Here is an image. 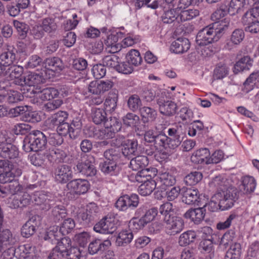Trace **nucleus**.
<instances>
[{"label": "nucleus", "instance_id": "nucleus-21", "mask_svg": "<svg viewBox=\"0 0 259 259\" xmlns=\"http://www.w3.org/2000/svg\"><path fill=\"white\" fill-rule=\"evenodd\" d=\"M18 148L10 143L0 144V157L4 159H13L19 155Z\"/></svg>", "mask_w": 259, "mask_h": 259}, {"label": "nucleus", "instance_id": "nucleus-35", "mask_svg": "<svg viewBox=\"0 0 259 259\" xmlns=\"http://www.w3.org/2000/svg\"><path fill=\"white\" fill-rule=\"evenodd\" d=\"M244 36V32L242 29H236L230 36V41L228 42L225 45L226 49L231 50L233 46L239 45L243 40Z\"/></svg>", "mask_w": 259, "mask_h": 259}, {"label": "nucleus", "instance_id": "nucleus-51", "mask_svg": "<svg viewBox=\"0 0 259 259\" xmlns=\"http://www.w3.org/2000/svg\"><path fill=\"white\" fill-rule=\"evenodd\" d=\"M242 186L244 193H250L254 191L255 188V180L252 177L245 176L242 179Z\"/></svg>", "mask_w": 259, "mask_h": 259}, {"label": "nucleus", "instance_id": "nucleus-4", "mask_svg": "<svg viewBox=\"0 0 259 259\" xmlns=\"http://www.w3.org/2000/svg\"><path fill=\"white\" fill-rule=\"evenodd\" d=\"M22 169L14 165L8 160H0V183L11 182L15 178L20 176Z\"/></svg>", "mask_w": 259, "mask_h": 259}, {"label": "nucleus", "instance_id": "nucleus-8", "mask_svg": "<svg viewBox=\"0 0 259 259\" xmlns=\"http://www.w3.org/2000/svg\"><path fill=\"white\" fill-rule=\"evenodd\" d=\"M158 213V209L156 207H152L148 209L141 218L134 217L130 221V227L133 229L141 230L144 228L146 225L153 221Z\"/></svg>", "mask_w": 259, "mask_h": 259}, {"label": "nucleus", "instance_id": "nucleus-36", "mask_svg": "<svg viewBox=\"0 0 259 259\" xmlns=\"http://www.w3.org/2000/svg\"><path fill=\"white\" fill-rule=\"evenodd\" d=\"M139 111L142 121L144 123L154 121L157 117L156 111L151 107L144 106L140 108Z\"/></svg>", "mask_w": 259, "mask_h": 259}, {"label": "nucleus", "instance_id": "nucleus-28", "mask_svg": "<svg viewBox=\"0 0 259 259\" xmlns=\"http://www.w3.org/2000/svg\"><path fill=\"white\" fill-rule=\"evenodd\" d=\"M210 156L209 150L207 148H202L195 151L191 157V161L195 164H208V159Z\"/></svg>", "mask_w": 259, "mask_h": 259}, {"label": "nucleus", "instance_id": "nucleus-25", "mask_svg": "<svg viewBox=\"0 0 259 259\" xmlns=\"http://www.w3.org/2000/svg\"><path fill=\"white\" fill-rule=\"evenodd\" d=\"M17 50L13 46H8L7 49L0 55L1 63L4 66H10L16 62Z\"/></svg>", "mask_w": 259, "mask_h": 259}, {"label": "nucleus", "instance_id": "nucleus-48", "mask_svg": "<svg viewBox=\"0 0 259 259\" xmlns=\"http://www.w3.org/2000/svg\"><path fill=\"white\" fill-rule=\"evenodd\" d=\"M41 24L46 33H54L57 29L58 25L55 18L47 17L41 20Z\"/></svg>", "mask_w": 259, "mask_h": 259}, {"label": "nucleus", "instance_id": "nucleus-15", "mask_svg": "<svg viewBox=\"0 0 259 259\" xmlns=\"http://www.w3.org/2000/svg\"><path fill=\"white\" fill-rule=\"evenodd\" d=\"M32 201L31 196L27 192L20 193L10 198L8 204L12 208H22L30 204Z\"/></svg>", "mask_w": 259, "mask_h": 259}, {"label": "nucleus", "instance_id": "nucleus-62", "mask_svg": "<svg viewBox=\"0 0 259 259\" xmlns=\"http://www.w3.org/2000/svg\"><path fill=\"white\" fill-rule=\"evenodd\" d=\"M59 227H50L47 231L41 235V238L45 241L52 242L54 239L58 240L59 236L58 229Z\"/></svg>", "mask_w": 259, "mask_h": 259}, {"label": "nucleus", "instance_id": "nucleus-7", "mask_svg": "<svg viewBox=\"0 0 259 259\" xmlns=\"http://www.w3.org/2000/svg\"><path fill=\"white\" fill-rule=\"evenodd\" d=\"M95 163V158L93 155H85L76 164L77 171L87 177L94 176L97 172Z\"/></svg>", "mask_w": 259, "mask_h": 259}, {"label": "nucleus", "instance_id": "nucleus-49", "mask_svg": "<svg viewBox=\"0 0 259 259\" xmlns=\"http://www.w3.org/2000/svg\"><path fill=\"white\" fill-rule=\"evenodd\" d=\"M68 116V114L67 112L59 111L52 115L51 117L48 119V121L54 126H57L59 124L66 122Z\"/></svg>", "mask_w": 259, "mask_h": 259}, {"label": "nucleus", "instance_id": "nucleus-14", "mask_svg": "<svg viewBox=\"0 0 259 259\" xmlns=\"http://www.w3.org/2000/svg\"><path fill=\"white\" fill-rule=\"evenodd\" d=\"M66 187L70 194L79 195L86 193L90 188V185L87 180L78 179L70 181Z\"/></svg>", "mask_w": 259, "mask_h": 259}, {"label": "nucleus", "instance_id": "nucleus-3", "mask_svg": "<svg viewBox=\"0 0 259 259\" xmlns=\"http://www.w3.org/2000/svg\"><path fill=\"white\" fill-rule=\"evenodd\" d=\"M144 140L147 143H153L154 148L156 150H163L170 149L168 137L162 132L149 130L145 133Z\"/></svg>", "mask_w": 259, "mask_h": 259}, {"label": "nucleus", "instance_id": "nucleus-6", "mask_svg": "<svg viewBox=\"0 0 259 259\" xmlns=\"http://www.w3.org/2000/svg\"><path fill=\"white\" fill-rule=\"evenodd\" d=\"M156 102L161 114L171 117L176 114L178 109L177 104L171 100H168L165 93H162L160 95H158L156 96Z\"/></svg>", "mask_w": 259, "mask_h": 259}, {"label": "nucleus", "instance_id": "nucleus-57", "mask_svg": "<svg viewBox=\"0 0 259 259\" xmlns=\"http://www.w3.org/2000/svg\"><path fill=\"white\" fill-rule=\"evenodd\" d=\"M71 248V240L68 237H64L61 239L60 241L57 243V245L54 249L58 250L59 251L64 253L67 255H69V250Z\"/></svg>", "mask_w": 259, "mask_h": 259}, {"label": "nucleus", "instance_id": "nucleus-56", "mask_svg": "<svg viewBox=\"0 0 259 259\" xmlns=\"http://www.w3.org/2000/svg\"><path fill=\"white\" fill-rule=\"evenodd\" d=\"M237 237L235 229H231L226 232L221 238L220 244L227 247L234 241Z\"/></svg>", "mask_w": 259, "mask_h": 259}, {"label": "nucleus", "instance_id": "nucleus-54", "mask_svg": "<svg viewBox=\"0 0 259 259\" xmlns=\"http://www.w3.org/2000/svg\"><path fill=\"white\" fill-rule=\"evenodd\" d=\"M226 179L221 176L215 177L210 183V186L217 189V192L226 191L227 190L231 187L227 188Z\"/></svg>", "mask_w": 259, "mask_h": 259}, {"label": "nucleus", "instance_id": "nucleus-30", "mask_svg": "<svg viewBox=\"0 0 259 259\" xmlns=\"http://www.w3.org/2000/svg\"><path fill=\"white\" fill-rule=\"evenodd\" d=\"M205 210L203 207H198L189 209L184 214L186 219H190L195 224L199 223L202 221L205 216Z\"/></svg>", "mask_w": 259, "mask_h": 259}, {"label": "nucleus", "instance_id": "nucleus-50", "mask_svg": "<svg viewBox=\"0 0 259 259\" xmlns=\"http://www.w3.org/2000/svg\"><path fill=\"white\" fill-rule=\"evenodd\" d=\"M103 155L105 160L117 163L120 158L121 153L117 149L110 148L104 151Z\"/></svg>", "mask_w": 259, "mask_h": 259}, {"label": "nucleus", "instance_id": "nucleus-47", "mask_svg": "<svg viewBox=\"0 0 259 259\" xmlns=\"http://www.w3.org/2000/svg\"><path fill=\"white\" fill-rule=\"evenodd\" d=\"M105 110L101 108H95L92 110V118L93 121L96 124H104L107 119Z\"/></svg>", "mask_w": 259, "mask_h": 259}, {"label": "nucleus", "instance_id": "nucleus-64", "mask_svg": "<svg viewBox=\"0 0 259 259\" xmlns=\"http://www.w3.org/2000/svg\"><path fill=\"white\" fill-rule=\"evenodd\" d=\"M246 0H231L228 8V12L232 15L238 13L244 7Z\"/></svg>", "mask_w": 259, "mask_h": 259}, {"label": "nucleus", "instance_id": "nucleus-53", "mask_svg": "<svg viewBox=\"0 0 259 259\" xmlns=\"http://www.w3.org/2000/svg\"><path fill=\"white\" fill-rule=\"evenodd\" d=\"M13 25L17 30L18 37L20 39H24L27 35L29 26L24 22L14 20L13 22Z\"/></svg>", "mask_w": 259, "mask_h": 259}, {"label": "nucleus", "instance_id": "nucleus-41", "mask_svg": "<svg viewBox=\"0 0 259 259\" xmlns=\"http://www.w3.org/2000/svg\"><path fill=\"white\" fill-rule=\"evenodd\" d=\"M149 163V160L147 156L144 155H136L132 158L130 162V167L134 170H138L145 168Z\"/></svg>", "mask_w": 259, "mask_h": 259}, {"label": "nucleus", "instance_id": "nucleus-42", "mask_svg": "<svg viewBox=\"0 0 259 259\" xmlns=\"http://www.w3.org/2000/svg\"><path fill=\"white\" fill-rule=\"evenodd\" d=\"M133 234L130 230H122L116 238V244L118 246H124L130 243L133 239Z\"/></svg>", "mask_w": 259, "mask_h": 259}, {"label": "nucleus", "instance_id": "nucleus-46", "mask_svg": "<svg viewBox=\"0 0 259 259\" xmlns=\"http://www.w3.org/2000/svg\"><path fill=\"white\" fill-rule=\"evenodd\" d=\"M241 254V244L235 242L230 245L229 249L226 252L225 259H240Z\"/></svg>", "mask_w": 259, "mask_h": 259}, {"label": "nucleus", "instance_id": "nucleus-60", "mask_svg": "<svg viewBox=\"0 0 259 259\" xmlns=\"http://www.w3.org/2000/svg\"><path fill=\"white\" fill-rule=\"evenodd\" d=\"M66 215V210L64 206L62 205H57L53 207L52 211V216L53 220L56 222H59Z\"/></svg>", "mask_w": 259, "mask_h": 259}, {"label": "nucleus", "instance_id": "nucleus-2", "mask_svg": "<svg viewBox=\"0 0 259 259\" xmlns=\"http://www.w3.org/2000/svg\"><path fill=\"white\" fill-rule=\"evenodd\" d=\"M47 142V136L41 131H36L24 138L23 149L26 152L38 151L45 148Z\"/></svg>", "mask_w": 259, "mask_h": 259}, {"label": "nucleus", "instance_id": "nucleus-23", "mask_svg": "<svg viewBox=\"0 0 259 259\" xmlns=\"http://www.w3.org/2000/svg\"><path fill=\"white\" fill-rule=\"evenodd\" d=\"M182 201L189 205H192L198 202L199 194L197 189L193 188L183 187L181 189Z\"/></svg>", "mask_w": 259, "mask_h": 259}, {"label": "nucleus", "instance_id": "nucleus-18", "mask_svg": "<svg viewBox=\"0 0 259 259\" xmlns=\"http://www.w3.org/2000/svg\"><path fill=\"white\" fill-rule=\"evenodd\" d=\"M44 157L53 163H62L65 161L67 155L66 152L59 148H49L44 153Z\"/></svg>", "mask_w": 259, "mask_h": 259}, {"label": "nucleus", "instance_id": "nucleus-16", "mask_svg": "<svg viewBox=\"0 0 259 259\" xmlns=\"http://www.w3.org/2000/svg\"><path fill=\"white\" fill-rule=\"evenodd\" d=\"M113 82L109 80L91 81L88 85L89 92L95 95H101L110 90Z\"/></svg>", "mask_w": 259, "mask_h": 259}, {"label": "nucleus", "instance_id": "nucleus-43", "mask_svg": "<svg viewBox=\"0 0 259 259\" xmlns=\"http://www.w3.org/2000/svg\"><path fill=\"white\" fill-rule=\"evenodd\" d=\"M161 19L164 23L170 24L176 20H179V11L177 8L164 10L161 16Z\"/></svg>", "mask_w": 259, "mask_h": 259}, {"label": "nucleus", "instance_id": "nucleus-32", "mask_svg": "<svg viewBox=\"0 0 259 259\" xmlns=\"http://www.w3.org/2000/svg\"><path fill=\"white\" fill-rule=\"evenodd\" d=\"M157 173L155 168H143L139 170L135 176L136 180L139 183L152 180Z\"/></svg>", "mask_w": 259, "mask_h": 259}, {"label": "nucleus", "instance_id": "nucleus-31", "mask_svg": "<svg viewBox=\"0 0 259 259\" xmlns=\"http://www.w3.org/2000/svg\"><path fill=\"white\" fill-rule=\"evenodd\" d=\"M46 69L53 72H59L63 68L62 60L58 57H51L47 58L44 62Z\"/></svg>", "mask_w": 259, "mask_h": 259}, {"label": "nucleus", "instance_id": "nucleus-19", "mask_svg": "<svg viewBox=\"0 0 259 259\" xmlns=\"http://www.w3.org/2000/svg\"><path fill=\"white\" fill-rule=\"evenodd\" d=\"M155 182L157 185V189L161 190V193L164 192L166 188L171 186L176 182L175 178L168 172H163L156 178Z\"/></svg>", "mask_w": 259, "mask_h": 259}, {"label": "nucleus", "instance_id": "nucleus-39", "mask_svg": "<svg viewBox=\"0 0 259 259\" xmlns=\"http://www.w3.org/2000/svg\"><path fill=\"white\" fill-rule=\"evenodd\" d=\"M60 93L54 88H47L36 93L35 96L41 101L50 100L57 98Z\"/></svg>", "mask_w": 259, "mask_h": 259}, {"label": "nucleus", "instance_id": "nucleus-44", "mask_svg": "<svg viewBox=\"0 0 259 259\" xmlns=\"http://www.w3.org/2000/svg\"><path fill=\"white\" fill-rule=\"evenodd\" d=\"M196 238V232L192 230H189L180 235L179 238L178 243L181 246H186L193 242Z\"/></svg>", "mask_w": 259, "mask_h": 259}, {"label": "nucleus", "instance_id": "nucleus-13", "mask_svg": "<svg viewBox=\"0 0 259 259\" xmlns=\"http://www.w3.org/2000/svg\"><path fill=\"white\" fill-rule=\"evenodd\" d=\"M115 218L111 216H105L94 227V230L102 234H112L116 230Z\"/></svg>", "mask_w": 259, "mask_h": 259}, {"label": "nucleus", "instance_id": "nucleus-5", "mask_svg": "<svg viewBox=\"0 0 259 259\" xmlns=\"http://www.w3.org/2000/svg\"><path fill=\"white\" fill-rule=\"evenodd\" d=\"M104 128L98 130L93 136L100 139H109L114 137L115 134L118 132L121 127V123L116 117H107L104 124Z\"/></svg>", "mask_w": 259, "mask_h": 259}, {"label": "nucleus", "instance_id": "nucleus-58", "mask_svg": "<svg viewBox=\"0 0 259 259\" xmlns=\"http://www.w3.org/2000/svg\"><path fill=\"white\" fill-rule=\"evenodd\" d=\"M199 15L197 9L181 10L179 11V18L181 21L190 20Z\"/></svg>", "mask_w": 259, "mask_h": 259}, {"label": "nucleus", "instance_id": "nucleus-11", "mask_svg": "<svg viewBox=\"0 0 259 259\" xmlns=\"http://www.w3.org/2000/svg\"><path fill=\"white\" fill-rule=\"evenodd\" d=\"M139 203V197L137 194L124 195L120 196L115 203V207L120 211H126L128 208L135 209Z\"/></svg>", "mask_w": 259, "mask_h": 259}, {"label": "nucleus", "instance_id": "nucleus-33", "mask_svg": "<svg viewBox=\"0 0 259 259\" xmlns=\"http://www.w3.org/2000/svg\"><path fill=\"white\" fill-rule=\"evenodd\" d=\"M23 72V68L15 64L9 66L6 70V73L9 75L10 79L13 80V82L16 85H18L17 80H23V77L21 76Z\"/></svg>", "mask_w": 259, "mask_h": 259}, {"label": "nucleus", "instance_id": "nucleus-52", "mask_svg": "<svg viewBox=\"0 0 259 259\" xmlns=\"http://www.w3.org/2000/svg\"><path fill=\"white\" fill-rule=\"evenodd\" d=\"M117 163L111 162L105 160L103 162L101 163L100 167L101 171L105 174H109L110 175H116L118 171Z\"/></svg>", "mask_w": 259, "mask_h": 259}, {"label": "nucleus", "instance_id": "nucleus-63", "mask_svg": "<svg viewBox=\"0 0 259 259\" xmlns=\"http://www.w3.org/2000/svg\"><path fill=\"white\" fill-rule=\"evenodd\" d=\"M139 116L132 113H128L123 117V124L127 126H136L139 124Z\"/></svg>", "mask_w": 259, "mask_h": 259}, {"label": "nucleus", "instance_id": "nucleus-40", "mask_svg": "<svg viewBox=\"0 0 259 259\" xmlns=\"http://www.w3.org/2000/svg\"><path fill=\"white\" fill-rule=\"evenodd\" d=\"M229 24V19L225 18L220 21H215L210 25L220 38L228 29Z\"/></svg>", "mask_w": 259, "mask_h": 259}, {"label": "nucleus", "instance_id": "nucleus-27", "mask_svg": "<svg viewBox=\"0 0 259 259\" xmlns=\"http://www.w3.org/2000/svg\"><path fill=\"white\" fill-rule=\"evenodd\" d=\"M190 47V43L188 39L181 37L172 42L170 50L176 54H183L186 52Z\"/></svg>", "mask_w": 259, "mask_h": 259}, {"label": "nucleus", "instance_id": "nucleus-37", "mask_svg": "<svg viewBox=\"0 0 259 259\" xmlns=\"http://www.w3.org/2000/svg\"><path fill=\"white\" fill-rule=\"evenodd\" d=\"M253 60L249 56H245L241 58L234 65L233 72L235 74L243 71L245 70H248L252 66Z\"/></svg>", "mask_w": 259, "mask_h": 259}, {"label": "nucleus", "instance_id": "nucleus-24", "mask_svg": "<svg viewBox=\"0 0 259 259\" xmlns=\"http://www.w3.org/2000/svg\"><path fill=\"white\" fill-rule=\"evenodd\" d=\"M167 133L170 137H168V141L170 149H175L180 145L182 142L180 137V135L182 133L181 126H179L176 125L169 128Z\"/></svg>", "mask_w": 259, "mask_h": 259}, {"label": "nucleus", "instance_id": "nucleus-38", "mask_svg": "<svg viewBox=\"0 0 259 259\" xmlns=\"http://www.w3.org/2000/svg\"><path fill=\"white\" fill-rule=\"evenodd\" d=\"M17 81L19 85L34 86L41 82V76L36 73H31L23 77V80H17Z\"/></svg>", "mask_w": 259, "mask_h": 259}, {"label": "nucleus", "instance_id": "nucleus-26", "mask_svg": "<svg viewBox=\"0 0 259 259\" xmlns=\"http://www.w3.org/2000/svg\"><path fill=\"white\" fill-rule=\"evenodd\" d=\"M138 148V143L137 139L128 140L123 144L122 153L128 159L131 158L133 156L139 154Z\"/></svg>", "mask_w": 259, "mask_h": 259}, {"label": "nucleus", "instance_id": "nucleus-29", "mask_svg": "<svg viewBox=\"0 0 259 259\" xmlns=\"http://www.w3.org/2000/svg\"><path fill=\"white\" fill-rule=\"evenodd\" d=\"M242 22L245 31L251 33H257L259 32V20L253 17H248L246 14H244L242 17Z\"/></svg>", "mask_w": 259, "mask_h": 259}, {"label": "nucleus", "instance_id": "nucleus-1", "mask_svg": "<svg viewBox=\"0 0 259 259\" xmlns=\"http://www.w3.org/2000/svg\"><path fill=\"white\" fill-rule=\"evenodd\" d=\"M238 194L235 188H230L226 191L217 192L211 197L210 202L204 206L211 212L217 211L219 209L224 210L230 208L238 199Z\"/></svg>", "mask_w": 259, "mask_h": 259}, {"label": "nucleus", "instance_id": "nucleus-20", "mask_svg": "<svg viewBox=\"0 0 259 259\" xmlns=\"http://www.w3.org/2000/svg\"><path fill=\"white\" fill-rule=\"evenodd\" d=\"M39 225V218L34 215L23 225L21 228V235L25 238L33 235L36 232V227Z\"/></svg>", "mask_w": 259, "mask_h": 259}, {"label": "nucleus", "instance_id": "nucleus-34", "mask_svg": "<svg viewBox=\"0 0 259 259\" xmlns=\"http://www.w3.org/2000/svg\"><path fill=\"white\" fill-rule=\"evenodd\" d=\"M15 242V239L10 230L6 229H0V246L3 249L4 247H12Z\"/></svg>", "mask_w": 259, "mask_h": 259}, {"label": "nucleus", "instance_id": "nucleus-10", "mask_svg": "<svg viewBox=\"0 0 259 259\" xmlns=\"http://www.w3.org/2000/svg\"><path fill=\"white\" fill-rule=\"evenodd\" d=\"M209 25L200 30L196 36V42L199 46H206L220 39Z\"/></svg>", "mask_w": 259, "mask_h": 259}, {"label": "nucleus", "instance_id": "nucleus-59", "mask_svg": "<svg viewBox=\"0 0 259 259\" xmlns=\"http://www.w3.org/2000/svg\"><path fill=\"white\" fill-rule=\"evenodd\" d=\"M75 224L74 220L71 218L65 219L59 227V234L65 235L74 229Z\"/></svg>", "mask_w": 259, "mask_h": 259}, {"label": "nucleus", "instance_id": "nucleus-61", "mask_svg": "<svg viewBox=\"0 0 259 259\" xmlns=\"http://www.w3.org/2000/svg\"><path fill=\"white\" fill-rule=\"evenodd\" d=\"M126 60L132 65L137 66L141 64L142 59L139 51L133 50H131L126 55Z\"/></svg>", "mask_w": 259, "mask_h": 259}, {"label": "nucleus", "instance_id": "nucleus-9", "mask_svg": "<svg viewBox=\"0 0 259 259\" xmlns=\"http://www.w3.org/2000/svg\"><path fill=\"white\" fill-rule=\"evenodd\" d=\"M165 232L172 236L180 233L184 228V220L180 217L173 216L164 217Z\"/></svg>", "mask_w": 259, "mask_h": 259}, {"label": "nucleus", "instance_id": "nucleus-12", "mask_svg": "<svg viewBox=\"0 0 259 259\" xmlns=\"http://www.w3.org/2000/svg\"><path fill=\"white\" fill-rule=\"evenodd\" d=\"M33 199L35 204L38 205L40 209L45 211L49 210L55 204L54 197L49 193L36 192L33 194Z\"/></svg>", "mask_w": 259, "mask_h": 259}, {"label": "nucleus", "instance_id": "nucleus-55", "mask_svg": "<svg viewBox=\"0 0 259 259\" xmlns=\"http://www.w3.org/2000/svg\"><path fill=\"white\" fill-rule=\"evenodd\" d=\"M203 175L201 172L193 171L184 178V182L187 185L194 186L198 183L202 179Z\"/></svg>", "mask_w": 259, "mask_h": 259}, {"label": "nucleus", "instance_id": "nucleus-22", "mask_svg": "<svg viewBox=\"0 0 259 259\" xmlns=\"http://www.w3.org/2000/svg\"><path fill=\"white\" fill-rule=\"evenodd\" d=\"M111 245V243L109 239L102 240L96 239L90 243L88 249L90 254H94L108 250V249Z\"/></svg>", "mask_w": 259, "mask_h": 259}, {"label": "nucleus", "instance_id": "nucleus-45", "mask_svg": "<svg viewBox=\"0 0 259 259\" xmlns=\"http://www.w3.org/2000/svg\"><path fill=\"white\" fill-rule=\"evenodd\" d=\"M155 189H157V185L155 180L144 181L139 187L138 192L141 195L147 196L151 194Z\"/></svg>", "mask_w": 259, "mask_h": 259}, {"label": "nucleus", "instance_id": "nucleus-17", "mask_svg": "<svg viewBox=\"0 0 259 259\" xmlns=\"http://www.w3.org/2000/svg\"><path fill=\"white\" fill-rule=\"evenodd\" d=\"M73 177L71 167L67 164L58 166L54 171V178L59 183L65 184L67 183Z\"/></svg>", "mask_w": 259, "mask_h": 259}]
</instances>
